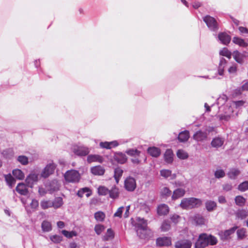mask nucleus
Here are the masks:
<instances>
[{"instance_id": "1", "label": "nucleus", "mask_w": 248, "mask_h": 248, "mask_svg": "<svg viewBox=\"0 0 248 248\" xmlns=\"http://www.w3.org/2000/svg\"><path fill=\"white\" fill-rule=\"evenodd\" d=\"M217 242L216 237L206 233H202L199 235L198 238L195 243V248H205L208 245L213 246Z\"/></svg>"}, {"instance_id": "2", "label": "nucleus", "mask_w": 248, "mask_h": 248, "mask_svg": "<svg viewBox=\"0 0 248 248\" xmlns=\"http://www.w3.org/2000/svg\"><path fill=\"white\" fill-rule=\"evenodd\" d=\"M202 201L201 199L196 198H187L182 200L180 207L183 209H190L197 208L202 205Z\"/></svg>"}, {"instance_id": "3", "label": "nucleus", "mask_w": 248, "mask_h": 248, "mask_svg": "<svg viewBox=\"0 0 248 248\" xmlns=\"http://www.w3.org/2000/svg\"><path fill=\"white\" fill-rule=\"evenodd\" d=\"M136 220L137 222L135 224V227L137 228L138 235L141 239L146 238L148 230L147 221L140 217H138Z\"/></svg>"}, {"instance_id": "4", "label": "nucleus", "mask_w": 248, "mask_h": 248, "mask_svg": "<svg viewBox=\"0 0 248 248\" xmlns=\"http://www.w3.org/2000/svg\"><path fill=\"white\" fill-rule=\"evenodd\" d=\"M202 19L211 31L216 32L218 31L219 25L214 17L209 15H207L203 17Z\"/></svg>"}, {"instance_id": "5", "label": "nucleus", "mask_w": 248, "mask_h": 248, "mask_svg": "<svg viewBox=\"0 0 248 248\" xmlns=\"http://www.w3.org/2000/svg\"><path fill=\"white\" fill-rule=\"evenodd\" d=\"M64 177L66 181L73 183L78 182L80 178L78 171L75 170H67L65 173Z\"/></svg>"}, {"instance_id": "6", "label": "nucleus", "mask_w": 248, "mask_h": 248, "mask_svg": "<svg viewBox=\"0 0 248 248\" xmlns=\"http://www.w3.org/2000/svg\"><path fill=\"white\" fill-rule=\"evenodd\" d=\"M72 150L75 155L80 156H86L90 152L89 149L84 146L74 145Z\"/></svg>"}, {"instance_id": "7", "label": "nucleus", "mask_w": 248, "mask_h": 248, "mask_svg": "<svg viewBox=\"0 0 248 248\" xmlns=\"http://www.w3.org/2000/svg\"><path fill=\"white\" fill-rule=\"evenodd\" d=\"M56 167V164L52 161L48 163L42 170L41 174V176L45 178H47L54 172Z\"/></svg>"}, {"instance_id": "8", "label": "nucleus", "mask_w": 248, "mask_h": 248, "mask_svg": "<svg viewBox=\"0 0 248 248\" xmlns=\"http://www.w3.org/2000/svg\"><path fill=\"white\" fill-rule=\"evenodd\" d=\"M136 186V180L133 177L129 176L125 179L124 183V187L127 191L129 192L134 191Z\"/></svg>"}, {"instance_id": "9", "label": "nucleus", "mask_w": 248, "mask_h": 248, "mask_svg": "<svg viewBox=\"0 0 248 248\" xmlns=\"http://www.w3.org/2000/svg\"><path fill=\"white\" fill-rule=\"evenodd\" d=\"M237 228L238 227L235 226L230 229L220 232H219V235L221 239L222 240H226L230 239L231 235L235 232Z\"/></svg>"}, {"instance_id": "10", "label": "nucleus", "mask_w": 248, "mask_h": 248, "mask_svg": "<svg viewBox=\"0 0 248 248\" xmlns=\"http://www.w3.org/2000/svg\"><path fill=\"white\" fill-rule=\"evenodd\" d=\"M38 181V174L35 173H31L26 179V183L29 187H32L34 184Z\"/></svg>"}, {"instance_id": "11", "label": "nucleus", "mask_w": 248, "mask_h": 248, "mask_svg": "<svg viewBox=\"0 0 248 248\" xmlns=\"http://www.w3.org/2000/svg\"><path fill=\"white\" fill-rule=\"evenodd\" d=\"M156 245L159 247L169 246L171 245V238L170 237H161L156 239Z\"/></svg>"}, {"instance_id": "12", "label": "nucleus", "mask_w": 248, "mask_h": 248, "mask_svg": "<svg viewBox=\"0 0 248 248\" xmlns=\"http://www.w3.org/2000/svg\"><path fill=\"white\" fill-rule=\"evenodd\" d=\"M192 242L188 239H181L176 241L175 243V248H191Z\"/></svg>"}, {"instance_id": "13", "label": "nucleus", "mask_w": 248, "mask_h": 248, "mask_svg": "<svg viewBox=\"0 0 248 248\" xmlns=\"http://www.w3.org/2000/svg\"><path fill=\"white\" fill-rule=\"evenodd\" d=\"M113 159L117 163L123 164L127 161V157L124 153L118 152L114 153Z\"/></svg>"}, {"instance_id": "14", "label": "nucleus", "mask_w": 248, "mask_h": 248, "mask_svg": "<svg viewBox=\"0 0 248 248\" xmlns=\"http://www.w3.org/2000/svg\"><path fill=\"white\" fill-rule=\"evenodd\" d=\"M186 194V190L185 189L182 188H178L175 189L171 196V199L173 201H175L180 198L183 197Z\"/></svg>"}, {"instance_id": "15", "label": "nucleus", "mask_w": 248, "mask_h": 248, "mask_svg": "<svg viewBox=\"0 0 248 248\" xmlns=\"http://www.w3.org/2000/svg\"><path fill=\"white\" fill-rule=\"evenodd\" d=\"M193 138L197 141H202L207 138V133L206 132L199 130L193 135Z\"/></svg>"}, {"instance_id": "16", "label": "nucleus", "mask_w": 248, "mask_h": 248, "mask_svg": "<svg viewBox=\"0 0 248 248\" xmlns=\"http://www.w3.org/2000/svg\"><path fill=\"white\" fill-rule=\"evenodd\" d=\"M224 142V139L217 137L213 139L211 142V146L215 148H219L221 147Z\"/></svg>"}, {"instance_id": "17", "label": "nucleus", "mask_w": 248, "mask_h": 248, "mask_svg": "<svg viewBox=\"0 0 248 248\" xmlns=\"http://www.w3.org/2000/svg\"><path fill=\"white\" fill-rule=\"evenodd\" d=\"M218 38L220 42L225 45L229 44L231 40V36L225 32L219 33Z\"/></svg>"}, {"instance_id": "18", "label": "nucleus", "mask_w": 248, "mask_h": 248, "mask_svg": "<svg viewBox=\"0 0 248 248\" xmlns=\"http://www.w3.org/2000/svg\"><path fill=\"white\" fill-rule=\"evenodd\" d=\"M100 147L107 149H110L113 147H117L119 145V143L117 140H114L111 142H101L99 144Z\"/></svg>"}, {"instance_id": "19", "label": "nucleus", "mask_w": 248, "mask_h": 248, "mask_svg": "<svg viewBox=\"0 0 248 248\" xmlns=\"http://www.w3.org/2000/svg\"><path fill=\"white\" fill-rule=\"evenodd\" d=\"M87 160L88 162L90 163L93 162H97L101 163L104 161V158L100 155H90L88 156Z\"/></svg>"}, {"instance_id": "20", "label": "nucleus", "mask_w": 248, "mask_h": 248, "mask_svg": "<svg viewBox=\"0 0 248 248\" xmlns=\"http://www.w3.org/2000/svg\"><path fill=\"white\" fill-rule=\"evenodd\" d=\"M91 171L95 175H103L105 173V170L102 166H96L92 167Z\"/></svg>"}, {"instance_id": "21", "label": "nucleus", "mask_w": 248, "mask_h": 248, "mask_svg": "<svg viewBox=\"0 0 248 248\" xmlns=\"http://www.w3.org/2000/svg\"><path fill=\"white\" fill-rule=\"evenodd\" d=\"M164 158L165 162L168 164H171L173 160V154L171 149H167L164 155Z\"/></svg>"}, {"instance_id": "22", "label": "nucleus", "mask_w": 248, "mask_h": 248, "mask_svg": "<svg viewBox=\"0 0 248 248\" xmlns=\"http://www.w3.org/2000/svg\"><path fill=\"white\" fill-rule=\"evenodd\" d=\"M16 191L22 195H26L28 193V190L27 186L23 183H19L16 187Z\"/></svg>"}, {"instance_id": "23", "label": "nucleus", "mask_w": 248, "mask_h": 248, "mask_svg": "<svg viewBox=\"0 0 248 248\" xmlns=\"http://www.w3.org/2000/svg\"><path fill=\"white\" fill-rule=\"evenodd\" d=\"M227 61L224 58H221L218 67V74L220 76H223L224 74V70L227 65Z\"/></svg>"}, {"instance_id": "24", "label": "nucleus", "mask_w": 248, "mask_h": 248, "mask_svg": "<svg viewBox=\"0 0 248 248\" xmlns=\"http://www.w3.org/2000/svg\"><path fill=\"white\" fill-rule=\"evenodd\" d=\"M119 189L115 186H113L110 189H109V196L110 198L115 199L119 196Z\"/></svg>"}, {"instance_id": "25", "label": "nucleus", "mask_w": 248, "mask_h": 248, "mask_svg": "<svg viewBox=\"0 0 248 248\" xmlns=\"http://www.w3.org/2000/svg\"><path fill=\"white\" fill-rule=\"evenodd\" d=\"M169 212V206L165 204H162L158 206L157 213L159 215H166Z\"/></svg>"}, {"instance_id": "26", "label": "nucleus", "mask_w": 248, "mask_h": 248, "mask_svg": "<svg viewBox=\"0 0 248 248\" xmlns=\"http://www.w3.org/2000/svg\"><path fill=\"white\" fill-rule=\"evenodd\" d=\"M147 152L150 155L155 157H157L161 154L160 149L155 147H149Z\"/></svg>"}, {"instance_id": "27", "label": "nucleus", "mask_w": 248, "mask_h": 248, "mask_svg": "<svg viewBox=\"0 0 248 248\" xmlns=\"http://www.w3.org/2000/svg\"><path fill=\"white\" fill-rule=\"evenodd\" d=\"M60 184L56 180H53L49 185L48 190L50 193L57 191L59 189Z\"/></svg>"}, {"instance_id": "28", "label": "nucleus", "mask_w": 248, "mask_h": 248, "mask_svg": "<svg viewBox=\"0 0 248 248\" xmlns=\"http://www.w3.org/2000/svg\"><path fill=\"white\" fill-rule=\"evenodd\" d=\"M232 56L235 61L240 64L244 63V58L240 52L238 50H235L232 53Z\"/></svg>"}, {"instance_id": "29", "label": "nucleus", "mask_w": 248, "mask_h": 248, "mask_svg": "<svg viewBox=\"0 0 248 248\" xmlns=\"http://www.w3.org/2000/svg\"><path fill=\"white\" fill-rule=\"evenodd\" d=\"M4 177L7 185L10 188H12V187L16 183V180L14 178L10 173L4 175Z\"/></svg>"}, {"instance_id": "30", "label": "nucleus", "mask_w": 248, "mask_h": 248, "mask_svg": "<svg viewBox=\"0 0 248 248\" xmlns=\"http://www.w3.org/2000/svg\"><path fill=\"white\" fill-rule=\"evenodd\" d=\"M189 137V132L187 130H185L179 133L178 139L180 142H184L188 140Z\"/></svg>"}, {"instance_id": "31", "label": "nucleus", "mask_w": 248, "mask_h": 248, "mask_svg": "<svg viewBox=\"0 0 248 248\" xmlns=\"http://www.w3.org/2000/svg\"><path fill=\"white\" fill-rule=\"evenodd\" d=\"M52 207L55 209L60 208L63 204V200L61 197H56L52 201Z\"/></svg>"}, {"instance_id": "32", "label": "nucleus", "mask_w": 248, "mask_h": 248, "mask_svg": "<svg viewBox=\"0 0 248 248\" xmlns=\"http://www.w3.org/2000/svg\"><path fill=\"white\" fill-rule=\"evenodd\" d=\"M12 173L14 176L18 180H23L25 177L23 172L21 170L18 169L14 170Z\"/></svg>"}, {"instance_id": "33", "label": "nucleus", "mask_w": 248, "mask_h": 248, "mask_svg": "<svg viewBox=\"0 0 248 248\" xmlns=\"http://www.w3.org/2000/svg\"><path fill=\"white\" fill-rule=\"evenodd\" d=\"M232 42L240 46L246 47L248 46V43H246L244 39L237 37H234L232 39Z\"/></svg>"}, {"instance_id": "34", "label": "nucleus", "mask_w": 248, "mask_h": 248, "mask_svg": "<svg viewBox=\"0 0 248 248\" xmlns=\"http://www.w3.org/2000/svg\"><path fill=\"white\" fill-rule=\"evenodd\" d=\"M123 170L120 167H117L114 170V177L117 183H119L120 178L123 174Z\"/></svg>"}, {"instance_id": "35", "label": "nucleus", "mask_w": 248, "mask_h": 248, "mask_svg": "<svg viewBox=\"0 0 248 248\" xmlns=\"http://www.w3.org/2000/svg\"><path fill=\"white\" fill-rule=\"evenodd\" d=\"M41 227L43 231L45 232H48L52 230L51 223L46 220H44L42 222Z\"/></svg>"}, {"instance_id": "36", "label": "nucleus", "mask_w": 248, "mask_h": 248, "mask_svg": "<svg viewBox=\"0 0 248 248\" xmlns=\"http://www.w3.org/2000/svg\"><path fill=\"white\" fill-rule=\"evenodd\" d=\"M240 173V171L239 170L236 169H232L230 170L229 172L228 173V175L230 179H235Z\"/></svg>"}, {"instance_id": "37", "label": "nucleus", "mask_w": 248, "mask_h": 248, "mask_svg": "<svg viewBox=\"0 0 248 248\" xmlns=\"http://www.w3.org/2000/svg\"><path fill=\"white\" fill-rule=\"evenodd\" d=\"M114 237V233L112 230L110 228L107 230L106 234L104 236L103 239L104 241H108L111 240Z\"/></svg>"}, {"instance_id": "38", "label": "nucleus", "mask_w": 248, "mask_h": 248, "mask_svg": "<svg viewBox=\"0 0 248 248\" xmlns=\"http://www.w3.org/2000/svg\"><path fill=\"white\" fill-rule=\"evenodd\" d=\"M217 203L212 201H207L205 202V207L209 212L212 211L216 207Z\"/></svg>"}, {"instance_id": "39", "label": "nucleus", "mask_w": 248, "mask_h": 248, "mask_svg": "<svg viewBox=\"0 0 248 248\" xmlns=\"http://www.w3.org/2000/svg\"><path fill=\"white\" fill-rule=\"evenodd\" d=\"M248 216V212L245 210H239L236 213V217L238 218L244 219Z\"/></svg>"}, {"instance_id": "40", "label": "nucleus", "mask_w": 248, "mask_h": 248, "mask_svg": "<svg viewBox=\"0 0 248 248\" xmlns=\"http://www.w3.org/2000/svg\"><path fill=\"white\" fill-rule=\"evenodd\" d=\"M161 195L163 198H168L171 195V191L167 187H164L161 191Z\"/></svg>"}, {"instance_id": "41", "label": "nucleus", "mask_w": 248, "mask_h": 248, "mask_svg": "<svg viewBox=\"0 0 248 248\" xmlns=\"http://www.w3.org/2000/svg\"><path fill=\"white\" fill-rule=\"evenodd\" d=\"M194 220L197 225H202L204 224L205 219L200 215H196L194 217Z\"/></svg>"}, {"instance_id": "42", "label": "nucleus", "mask_w": 248, "mask_h": 248, "mask_svg": "<svg viewBox=\"0 0 248 248\" xmlns=\"http://www.w3.org/2000/svg\"><path fill=\"white\" fill-rule=\"evenodd\" d=\"M52 204V201L50 200H43L40 202V206L44 210L53 207Z\"/></svg>"}, {"instance_id": "43", "label": "nucleus", "mask_w": 248, "mask_h": 248, "mask_svg": "<svg viewBox=\"0 0 248 248\" xmlns=\"http://www.w3.org/2000/svg\"><path fill=\"white\" fill-rule=\"evenodd\" d=\"M105 217V213L102 211H98L94 214V218L97 221H103Z\"/></svg>"}, {"instance_id": "44", "label": "nucleus", "mask_w": 248, "mask_h": 248, "mask_svg": "<svg viewBox=\"0 0 248 248\" xmlns=\"http://www.w3.org/2000/svg\"><path fill=\"white\" fill-rule=\"evenodd\" d=\"M176 155L177 157L181 159H186L188 157V155L187 152L182 149L178 150L176 153Z\"/></svg>"}, {"instance_id": "45", "label": "nucleus", "mask_w": 248, "mask_h": 248, "mask_svg": "<svg viewBox=\"0 0 248 248\" xmlns=\"http://www.w3.org/2000/svg\"><path fill=\"white\" fill-rule=\"evenodd\" d=\"M170 228V224L168 220H164L161 226V229L162 232H167Z\"/></svg>"}, {"instance_id": "46", "label": "nucleus", "mask_w": 248, "mask_h": 248, "mask_svg": "<svg viewBox=\"0 0 248 248\" xmlns=\"http://www.w3.org/2000/svg\"><path fill=\"white\" fill-rule=\"evenodd\" d=\"M236 232L238 239H243L246 236V231L244 228H241L238 230Z\"/></svg>"}, {"instance_id": "47", "label": "nucleus", "mask_w": 248, "mask_h": 248, "mask_svg": "<svg viewBox=\"0 0 248 248\" xmlns=\"http://www.w3.org/2000/svg\"><path fill=\"white\" fill-rule=\"evenodd\" d=\"M126 153L132 156H139L140 154V152L137 149H130L126 151Z\"/></svg>"}, {"instance_id": "48", "label": "nucleus", "mask_w": 248, "mask_h": 248, "mask_svg": "<svg viewBox=\"0 0 248 248\" xmlns=\"http://www.w3.org/2000/svg\"><path fill=\"white\" fill-rule=\"evenodd\" d=\"M219 54L221 56H225L228 59H230L232 54L231 52L227 48L224 47L222 50L220 51Z\"/></svg>"}, {"instance_id": "49", "label": "nucleus", "mask_w": 248, "mask_h": 248, "mask_svg": "<svg viewBox=\"0 0 248 248\" xmlns=\"http://www.w3.org/2000/svg\"><path fill=\"white\" fill-rule=\"evenodd\" d=\"M109 189L104 186H100L98 188V193L100 195H107Z\"/></svg>"}, {"instance_id": "50", "label": "nucleus", "mask_w": 248, "mask_h": 248, "mask_svg": "<svg viewBox=\"0 0 248 248\" xmlns=\"http://www.w3.org/2000/svg\"><path fill=\"white\" fill-rule=\"evenodd\" d=\"M17 161L23 165H26L28 164V158L25 155H19L17 157Z\"/></svg>"}, {"instance_id": "51", "label": "nucleus", "mask_w": 248, "mask_h": 248, "mask_svg": "<svg viewBox=\"0 0 248 248\" xmlns=\"http://www.w3.org/2000/svg\"><path fill=\"white\" fill-rule=\"evenodd\" d=\"M235 202L237 205L243 206L245 202V199L241 196H237L235 198Z\"/></svg>"}, {"instance_id": "52", "label": "nucleus", "mask_w": 248, "mask_h": 248, "mask_svg": "<svg viewBox=\"0 0 248 248\" xmlns=\"http://www.w3.org/2000/svg\"><path fill=\"white\" fill-rule=\"evenodd\" d=\"M238 189L244 192L248 189V181H245L239 185Z\"/></svg>"}, {"instance_id": "53", "label": "nucleus", "mask_w": 248, "mask_h": 248, "mask_svg": "<svg viewBox=\"0 0 248 248\" xmlns=\"http://www.w3.org/2000/svg\"><path fill=\"white\" fill-rule=\"evenodd\" d=\"M62 234L68 238H72V237L77 235V233L74 231L69 232L66 230H62Z\"/></svg>"}, {"instance_id": "54", "label": "nucleus", "mask_w": 248, "mask_h": 248, "mask_svg": "<svg viewBox=\"0 0 248 248\" xmlns=\"http://www.w3.org/2000/svg\"><path fill=\"white\" fill-rule=\"evenodd\" d=\"M171 171L170 170L164 169L160 171V174L161 176L165 178H167L171 175Z\"/></svg>"}, {"instance_id": "55", "label": "nucleus", "mask_w": 248, "mask_h": 248, "mask_svg": "<svg viewBox=\"0 0 248 248\" xmlns=\"http://www.w3.org/2000/svg\"><path fill=\"white\" fill-rule=\"evenodd\" d=\"M30 206L33 211H35L39 206L38 201L35 199H32L31 202L30 204Z\"/></svg>"}, {"instance_id": "56", "label": "nucleus", "mask_w": 248, "mask_h": 248, "mask_svg": "<svg viewBox=\"0 0 248 248\" xmlns=\"http://www.w3.org/2000/svg\"><path fill=\"white\" fill-rule=\"evenodd\" d=\"M225 173L224 172V171L222 170H217L215 172V176L216 178H223L225 176Z\"/></svg>"}, {"instance_id": "57", "label": "nucleus", "mask_w": 248, "mask_h": 248, "mask_svg": "<svg viewBox=\"0 0 248 248\" xmlns=\"http://www.w3.org/2000/svg\"><path fill=\"white\" fill-rule=\"evenodd\" d=\"M105 227L103 225L98 224L95 226L94 231L95 232L99 235L104 230Z\"/></svg>"}, {"instance_id": "58", "label": "nucleus", "mask_w": 248, "mask_h": 248, "mask_svg": "<svg viewBox=\"0 0 248 248\" xmlns=\"http://www.w3.org/2000/svg\"><path fill=\"white\" fill-rule=\"evenodd\" d=\"M2 154L6 158H9L13 156V151L10 149H7L3 151Z\"/></svg>"}, {"instance_id": "59", "label": "nucleus", "mask_w": 248, "mask_h": 248, "mask_svg": "<svg viewBox=\"0 0 248 248\" xmlns=\"http://www.w3.org/2000/svg\"><path fill=\"white\" fill-rule=\"evenodd\" d=\"M50 239L52 242L55 243H60L62 240V237L58 235L51 236Z\"/></svg>"}, {"instance_id": "60", "label": "nucleus", "mask_w": 248, "mask_h": 248, "mask_svg": "<svg viewBox=\"0 0 248 248\" xmlns=\"http://www.w3.org/2000/svg\"><path fill=\"white\" fill-rule=\"evenodd\" d=\"M124 209V208L123 206L119 207L117 209V211L114 213V217L121 218L122 216V213H123Z\"/></svg>"}, {"instance_id": "61", "label": "nucleus", "mask_w": 248, "mask_h": 248, "mask_svg": "<svg viewBox=\"0 0 248 248\" xmlns=\"http://www.w3.org/2000/svg\"><path fill=\"white\" fill-rule=\"evenodd\" d=\"M245 101L243 100H239L233 101V104L235 105L236 108H239L244 105Z\"/></svg>"}, {"instance_id": "62", "label": "nucleus", "mask_w": 248, "mask_h": 248, "mask_svg": "<svg viewBox=\"0 0 248 248\" xmlns=\"http://www.w3.org/2000/svg\"><path fill=\"white\" fill-rule=\"evenodd\" d=\"M237 70V65L236 64H233L232 66L228 69V72L230 74H235Z\"/></svg>"}, {"instance_id": "63", "label": "nucleus", "mask_w": 248, "mask_h": 248, "mask_svg": "<svg viewBox=\"0 0 248 248\" xmlns=\"http://www.w3.org/2000/svg\"><path fill=\"white\" fill-rule=\"evenodd\" d=\"M232 186L231 184H226L223 186V190L226 191H229L232 190Z\"/></svg>"}, {"instance_id": "64", "label": "nucleus", "mask_w": 248, "mask_h": 248, "mask_svg": "<svg viewBox=\"0 0 248 248\" xmlns=\"http://www.w3.org/2000/svg\"><path fill=\"white\" fill-rule=\"evenodd\" d=\"M239 31L242 34H248V29L244 27H239Z\"/></svg>"}]
</instances>
